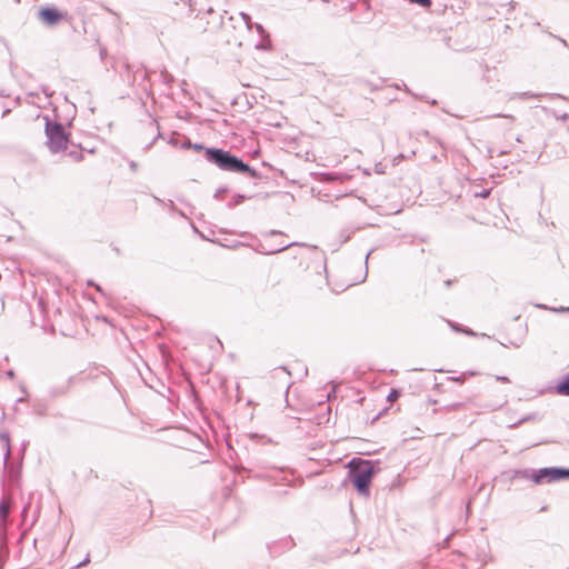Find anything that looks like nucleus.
<instances>
[{
    "label": "nucleus",
    "mask_w": 569,
    "mask_h": 569,
    "mask_svg": "<svg viewBox=\"0 0 569 569\" xmlns=\"http://www.w3.org/2000/svg\"><path fill=\"white\" fill-rule=\"evenodd\" d=\"M350 475L357 490L367 495L373 476V466L368 460L353 459L350 462Z\"/></svg>",
    "instance_id": "f257e3e1"
},
{
    "label": "nucleus",
    "mask_w": 569,
    "mask_h": 569,
    "mask_svg": "<svg viewBox=\"0 0 569 569\" xmlns=\"http://www.w3.org/2000/svg\"><path fill=\"white\" fill-rule=\"evenodd\" d=\"M206 156L209 161L214 162L222 170L234 172H247L249 170L248 164L221 149L208 148L206 149Z\"/></svg>",
    "instance_id": "f03ea898"
},
{
    "label": "nucleus",
    "mask_w": 569,
    "mask_h": 569,
    "mask_svg": "<svg viewBox=\"0 0 569 569\" xmlns=\"http://www.w3.org/2000/svg\"><path fill=\"white\" fill-rule=\"evenodd\" d=\"M47 146L53 153L63 152L69 146V134L62 124L57 122H47L46 126Z\"/></svg>",
    "instance_id": "7ed1b4c3"
},
{
    "label": "nucleus",
    "mask_w": 569,
    "mask_h": 569,
    "mask_svg": "<svg viewBox=\"0 0 569 569\" xmlns=\"http://www.w3.org/2000/svg\"><path fill=\"white\" fill-rule=\"evenodd\" d=\"M64 14L56 8H41L39 10V19L46 24L53 26L62 20Z\"/></svg>",
    "instance_id": "20e7f679"
},
{
    "label": "nucleus",
    "mask_w": 569,
    "mask_h": 569,
    "mask_svg": "<svg viewBox=\"0 0 569 569\" xmlns=\"http://www.w3.org/2000/svg\"><path fill=\"white\" fill-rule=\"evenodd\" d=\"M98 379L106 380V375L102 371H99L98 369H90L88 371H83L79 377L71 378V382H89Z\"/></svg>",
    "instance_id": "39448f33"
},
{
    "label": "nucleus",
    "mask_w": 569,
    "mask_h": 569,
    "mask_svg": "<svg viewBox=\"0 0 569 569\" xmlns=\"http://www.w3.org/2000/svg\"><path fill=\"white\" fill-rule=\"evenodd\" d=\"M543 475L550 477L551 480H558L565 477H569V470L562 469H545Z\"/></svg>",
    "instance_id": "423d86ee"
},
{
    "label": "nucleus",
    "mask_w": 569,
    "mask_h": 569,
    "mask_svg": "<svg viewBox=\"0 0 569 569\" xmlns=\"http://www.w3.org/2000/svg\"><path fill=\"white\" fill-rule=\"evenodd\" d=\"M11 503L9 499H3L0 502V519L2 521H6L9 512H10Z\"/></svg>",
    "instance_id": "0eeeda50"
},
{
    "label": "nucleus",
    "mask_w": 569,
    "mask_h": 569,
    "mask_svg": "<svg viewBox=\"0 0 569 569\" xmlns=\"http://www.w3.org/2000/svg\"><path fill=\"white\" fill-rule=\"evenodd\" d=\"M67 157L72 161V162H81L83 160V152L81 149L79 148H74L72 150H70L67 154Z\"/></svg>",
    "instance_id": "6e6552de"
},
{
    "label": "nucleus",
    "mask_w": 569,
    "mask_h": 569,
    "mask_svg": "<svg viewBox=\"0 0 569 569\" xmlns=\"http://www.w3.org/2000/svg\"><path fill=\"white\" fill-rule=\"evenodd\" d=\"M559 395L569 396V376L563 379L561 383L557 386Z\"/></svg>",
    "instance_id": "1a4fd4ad"
},
{
    "label": "nucleus",
    "mask_w": 569,
    "mask_h": 569,
    "mask_svg": "<svg viewBox=\"0 0 569 569\" xmlns=\"http://www.w3.org/2000/svg\"><path fill=\"white\" fill-rule=\"evenodd\" d=\"M411 3L419 4L422 8H430L431 0H409Z\"/></svg>",
    "instance_id": "9d476101"
},
{
    "label": "nucleus",
    "mask_w": 569,
    "mask_h": 569,
    "mask_svg": "<svg viewBox=\"0 0 569 569\" xmlns=\"http://www.w3.org/2000/svg\"><path fill=\"white\" fill-rule=\"evenodd\" d=\"M399 397H400V392L397 389H392L390 391V393L388 395V400L390 402H393V401L398 400Z\"/></svg>",
    "instance_id": "9b49d317"
},
{
    "label": "nucleus",
    "mask_w": 569,
    "mask_h": 569,
    "mask_svg": "<svg viewBox=\"0 0 569 569\" xmlns=\"http://www.w3.org/2000/svg\"><path fill=\"white\" fill-rule=\"evenodd\" d=\"M452 380L462 383L465 381V376L452 378Z\"/></svg>",
    "instance_id": "f8f14e48"
},
{
    "label": "nucleus",
    "mask_w": 569,
    "mask_h": 569,
    "mask_svg": "<svg viewBox=\"0 0 569 569\" xmlns=\"http://www.w3.org/2000/svg\"><path fill=\"white\" fill-rule=\"evenodd\" d=\"M497 380H500L502 382H509V379L507 377H497Z\"/></svg>",
    "instance_id": "ddd939ff"
},
{
    "label": "nucleus",
    "mask_w": 569,
    "mask_h": 569,
    "mask_svg": "<svg viewBox=\"0 0 569 569\" xmlns=\"http://www.w3.org/2000/svg\"><path fill=\"white\" fill-rule=\"evenodd\" d=\"M193 149L199 151V150H202L204 148L201 144H194Z\"/></svg>",
    "instance_id": "4468645a"
}]
</instances>
